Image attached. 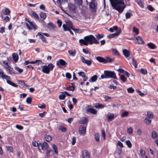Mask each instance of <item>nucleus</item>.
<instances>
[{
  "mask_svg": "<svg viewBox=\"0 0 158 158\" xmlns=\"http://www.w3.org/2000/svg\"><path fill=\"white\" fill-rule=\"evenodd\" d=\"M79 42L80 45L81 46L83 44L87 45L88 44H92L93 43L96 44H99V41L92 35H90L85 37L84 39L80 40Z\"/></svg>",
  "mask_w": 158,
  "mask_h": 158,
  "instance_id": "nucleus-1",
  "label": "nucleus"
},
{
  "mask_svg": "<svg viewBox=\"0 0 158 158\" xmlns=\"http://www.w3.org/2000/svg\"><path fill=\"white\" fill-rule=\"evenodd\" d=\"M112 6L115 10H124L126 7L123 0H110Z\"/></svg>",
  "mask_w": 158,
  "mask_h": 158,
  "instance_id": "nucleus-2",
  "label": "nucleus"
},
{
  "mask_svg": "<svg viewBox=\"0 0 158 158\" xmlns=\"http://www.w3.org/2000/svg\"><path fill=\"white\" fill-rule=\"evenodd\" d=\"M104 75L101 76V78H111L117 79L115 73L114 72L106 70L104 71Z\"/></svg>",
  "mask_w": 158,
  "mask_h": 158,
  "instance_id": "nucleus-3",
  "label": "nucleus"
},
{
  "mask_svg": "<svg viewBox=\"0 0 158 158\" xmlns=\"http://www.w3.org/2000/svg\"><path fill=\"white\" fill-rule=\"evenodd\" d=\"M96 59L99 62L104 63H106L107 62H112L114 61V59H111L109 57H107L106 58H104L101 56H97L96 57Z\"/></svg>",
  "mask_w": 158,
  "mask_h": 158,
  "instance_id": "nucleus-4",
  "label": "nucleus"
},
{
  "mask_svg": "<svg viewBox=\"0 0 158 158\" xmlns=\"http://www.w3.org/2000/svg\"><path fill=\"white\" fill-rule=\"evenodd\" d=\"M6 79L7 80V82L10 84V80H9L10 77L9 76L4 74V73L2 70L0 69V78Z\"/></svg>",
  "mask_w": 158,
  "mask_h": 158,
  "instance_id": "nucleus-5",
  "label": "nucleus"
},
{
  "mask_svg": "<svg viewBox=\"0 0 158 158\" xmlns=\"http://www.w3.org/2000/svg\"><path fill=\"white\" fill-rule=\"evenodd\" d=\"M26 20H27V21L29 23V24L27 23H26V26L28 29L32 30L33 29H34L35 30L36 29V28L35 27V25L31 21H30L27 19L26 18Z\"/></svg>",
  "mask_w": 158,
  "mask_h": 158,
  "instance_id": "nucleus-6",
  "label": "nucleus"
},
{
  "mask_svg": "<svg viewBox=\"0 0 158 158\" xmlns=\"http://www.w3.org/2000/svg\"><path fill=\"white\" fill-rule=\"evenodd\" d=\"M81 59L82 62L84 63L87 64L88 66L90 65L92 62V61L91 60H86L82 56H81Z\"/></svg>",
  "mask_w": 158,
  "mask_h": 158,
  "instance_id": "nucleus-7",
  "label": "nucleus"
},
{
  "mask_svg": "<svg viewBox=\"0 0 158 158\" xmlns=\"http://www.w3.org/2000/svg\"><path fill=\"white\" fill-rule=\"evenodd\" d=\"M56 64L60 68L61 67L60 65L64 66L65 67L67 64V63L64 60L62 59H60L59 61H57Z\"/></svg>",
  "mask_w": 158,
  "mask_h": 158,
  "instance_id": "nucleus-8",
  "label": "nucleus"
},
{
  "mask_svg": "<svg viewBox=\"0 0 158 158\" xmlns=\"http://www.w3.org/2000/svg\"><path fill=\"white\" fill-rule=\"evenodd\" d=\"M79 132L81 135H84L86 132V127L83 125H81L79 129Z\"/></svg>",
  "mask_w": 158,
  "mask_h": 158,
  "instance_id": "nucleus-9",
  "label": "nucleus"
},
{
  "mask_svg": "<svg viewBox=\"0 0 158 158\" xmlns=\"http://www.w3.org/2000/svg\"><path fill=\"white\" fill-rule=\"evenodd\" d=\"M89 7L91 9H93V10H96L97 9V5L95 3L94 1H93L90 3Z\"/></svg>",
  "mask_w": 158,
  "mask_h": 158,
  "instance_id": "nucleus-10",
  "label": "nucleus"
},
{
  "mask_svg": "<svg viewBox=\"0 0 158 158\" xmlns=\"http://www.w3.org/2000/svg\"><path fill=\"white\" fill-rule=\"evenodd\" d=\"M62 26L64 30V31H68L70 32V33L71 34L73 35V32L71 31V29H72V28L69 27L68 26H67L66 25H65V24H63Z\"/></svg>",
  "mask_w": 158,
  "mask_h": 158,
  "instance_id": "nucleus-11",
  "label": "nucleus"
},
{
  "mask_svg": "<svg viewBox=\"0 0 158 158\" xmlns=\"http://www.w3.org/2000/svg\"><path fill=\"white\" fill-rule=\"evenodd\" d=\"M121 30L120 29L119 31L115 33L112 34H110L107 36V37L109 38H114L116 36H118V35L120 34L121 32Z\"/></svg>",
  "mask_w": 158,
  "mask_h": 158,
  "instance_id": "nucleus-12",
  "label": "nucleus"
},
{
  "mask_svg": "<svg viewBox=\"0 0 158 158\" xmlns=\"http://www.w3.org/2000/svg\"><path fill=\"white\" fill-rule=\"evenodd\" d=\"M42 71L43 73L47 74H49L50 73L49 69L47 65H44L42 66Z\"/></svg>",
  "mask_w": 158,
  "mask_h": 158,
  "instance_id": "nucleus-13",
  "label": "nucleus"
},
{
  "mask_svg": "<svg viewBox=\"0 0 158 158\" xmlns=\"http://www.w3.org/2000/svg\"><path fill=\"white\" fill-rule=\"evenodd\" d=\"M3 63L5 68L7 71L10 72V66L8 63L5 61H3Z\"/></svg>",
  "mask_w": 158,
  "mask_h": 158,
  "instance_id": "nucleus-14",
  "label": "nucleus"
},
{
  "mask_svg": "<svg viewBox=\"0 0 158 158\" xmlns=\"http://www.w3.org/2000/svg\"><path fill=\"white\" fill-rule=\"evenodd\" d=\"M135 39L137 40V44H142L144 43L142 38L140 36H138L136 37ZM136 43L137 44V43Z\"/></svg>",
  "mask_w": 158,
  "mask_h": 158,
  "instance_id": "nucleus-15",
  "label": "nucleus"
},
{
  "mask_svg": "<svg viewBox=\"0 0 158 158\" xmlns=\"http://www.w3.org/2000/svg\"><path fill=\"white\" fill-rule=\"evenodd\" d=\"M83 158H90V156L86 150H84L82 152Z\"/></svg>",
  "mask_w": 158,
  "mask_h": 158,
  "instance_id": "nucleus-16",
  "label": "nucleus"
},
{
  "mask_svg": "<svg viewBox=\"0 0 158 158\" xmlns=\"http://www.w3.org/2000/svg\"><path fill=\"white\" fill-rule=\"evenodd\" d=\"M79 122L81 124H86L88 123V120L87 118L83 117L81 118Z\"/></svg>",
  "mask_w": 158,
  "mask_h": 158,
  "instance_id": "nucleus-17",
  "label": "nucleus"
},
{
  "mask_svg": "<svg viewBox=\"0 0 158 158\" xmlns=\"http://www.w3.org/2000/svg\"><path fill=\"white\" fill-rule=\"evenodd\" d=\"M108 117L107 121L108 122L112 121L114 118V114L112 113H109L107 114Z\"/></svg>",
  "mask_w": 158,
  "mask_h": 158,
  "instance_id": "nucleus-18",
  "label": "nucleus"
},
{
  "mask_svg": "<svg viewBox=\"0 0 158 158\" xmlns=\"http://www.w3.org/2000/svg\"><path fill=\"white\" fill-rule=\"evenodd\" d=\"M71 12L69 14H67L68 15L72 17L73 18V17L74 18L76 17L77 16V12L75 10H71Z\"/></svg>",
  "mask_w": 158,
  "mask_h": 158,
  "instance_id": "nucleus-19",
  "label": "nucleus"
},
{
  "mask_svg": "<svg viewBox=\"0 0 158 158\" xmlns=\"http://www.w3.org/2000/svg\"><path fill=\"white\" fill-rule=\"evenodd\" d=\"M29 63L32 64L37 63L38 65H41L43 64L44 63L40 60H36L35 61H31L29 62Z\"/></svg>",
  "mask_w": 158,
  "mask_h": 158,
  "instance_id": "nucleus-20",
  "label": "nucleus"
},
{
  "mask_svg": "<svg viewBox=\"0 0 158 158\" xmlns=\"http://www.w3.org/2000/svg\"><path fill=\"white\" fill-rule=\"evenodd\" d=\"M86 111L87 113L89 112L94 114H95L97 113V111L95 109L91 108L88 109Z\"/></svg>",
  "mask_w": 158,
  "mask_h": 158,
  "instance_id": "nucleus-21",
  "label": "nucleus"
},
{
  "mask_svg": "<svg viewBox=\"0 0 158 158\" xmlns=\"http://www.w3.org/2000/svg\"><path fill=\"white\" fill-rule=\"evenodd\" d=\"M38 35H39L40 36V38H41L42 40L45 43H47V42L45 40V38L43 35L42 34V33L39 32L38 34Z\"/></svg>",
  "mask_w": 158,
  "mask_h": 158,
  "instance_id": "nucleus-22",
  "label": "nucleus"
},
{
  "mask_svg": "<svg viewBox=\"0 0 158 158\" xmlns=\"http://www.w3.org/2000/svg\"><path fill=\"white\" fill-rule=\"evenodd\" d=\"M12 58L15 63L18 60V56L16 53H14L12 55Z\"/></svg>",
  "mask_w": 158,
  "mask_h": 158,
  "instance_id": "nucleus-23",
  "label": "nucleus"
},
{
  "mask_svg": "<svg viewBox=\"0 0 158 158\" xmlns=\"http://www.w3.org/2000/svg\"><path fill=\"white\" fill-rule=\"evenodd\" d=\"M123 54L127 58L130 55V52L128 50L124 49L123 50Z\"/></svg>",
  "mask_w": 158,
  "mask_h": 158,
  "instance_id": "nucleus-24",
  "label": "nucleus"
},
{
  "mask_svg": "<svg viewBox=\"0 0 158 158\" xmlns=\"http://www.w3.org/2000/svg\"><path fill=\"white\" fill-rule=\"evenodd\" d=\"M97 76L96 75H94L90 78L89 81L90 82H95L97 81Z\"/></svg>",
  "mask_w": 158,
  "mask_h": 158,
  "instance_id": "nucleus-25",
  "label": "nucleus"
},
{
  "mask_svg": "<svg viewBox=\"0 0 158 158\" xmlns=\"http://www.w3.org/2000/svg\"><path fill=\"white\" fill-rule=\"evenodd\" d=\"M94 106L97 108H102L105 107L104 105L103 104L96 103L94 105Z\"/></svg>",
  "mask_w": 158,
  "mask_h": 158,
  "instance_id": "nucleus-26",
  "label": "nucleus"
},
{
  "mask_svg": "<svg viewBox=\"0 0 158 158\" xmlns=\"http://www.w3.org/2000/svg\"><path fill=\"white\" fill-rule=\"evenodd\" d=\"M72 86H70L69 87H65L64 89L67 90H71L72 91H73L74 90L75 88V87L73 86L74 84L73 83H72Z\"/></svg>",
  "mask_w": 158,
  "mask_h": 158,
  "instance_id": "nucleus-27",
  "label": "nucleus"
},
{
  "mask_svg": "<svg viewBox=\"0 0 158 158\" xmlns=\"http://www.w3.org/2000/svg\"><path fill=\"white\" fill-rule=\"evenodd\" d=\"M120 79L123 82H126L127 81V78L125 77V75L123 74L120 75Z\"/></svg>",
  "mask_w": 158,
  "mask_h": 158,
  "instance_id": "nucleus-28",
  "label": "nucleus"
},
{
  "mask_svg": "<svg viewBox=\"0 0 158 158\" xmlns=\"http://www.w3.org/2000/svg\"><path fill=\"white\" fill-rule=\"evenodd\" d=\"M44 139L46 141L48 142L51 141L52 139V138L50 136L47 135L44 136Z\"/></svg>",
  "mask_w": 158,
  "mask_h": 158,
  "instance_id": "nucleus-29",
  "label": "nucleus"
},
{
  "mask_svg": "<svg viewBox=\"0 0 158 158\" xmlns=\"http://www.w3.org/2000/svg\"><path fill=\"white\" fill-rule=\"evenodd\" d=\"M147 45L150 48L152 49H154L156 48V46L155 45L152 43H148L147 44Z\"/></svg>",
  "mask_w": 158,
  "mask_h": 158,
  "instance_id": "nucleus-30",
  "label": "nucleus"
},
{
  "mask_svg": "<svg viewBox=\"0 0 158 158\" xmlns=\"http://www.w3.org/2000/svg\"><path fill=\"white\" fill-rule=\"evenodd\" d=\"M68 8L69 10H75L76 6L73 4H68Z\"/></svg>",
  "mask_w": 158,
  "mask_h": 158,
  "instance_id": "nucleus-31",
  "label": "nucleus"
},
{
  "mask_svg": "<svg viewBox=\"0 0 158 158\" xmlns=\"http://www.w3.org/2000/svg\"><path fill=\"white\" fill-rule=\"evenodd\" d=\"M43 149L47 150L48 149L49 146L48 143L45 142H44L43 143Z\"/></svg>",
  "mask_w": 158,
  "mask_h": 158,
  "instance_id": "nucleus-32",
  "label": "nucleus"
},
{
  "mask_svg": "<svg viewBox=\"0 0 158 158\" xmlns=\"http://www.w3.org/2000/svg\"><path fill=\"white\" fill-rule=\"evenodd\" d=\"M94 137L96 140L97 142H99L100 140V135L98 133H96L94 134Z\"/></svg>",
  "mask_w": 158,
  "mask_h": 158,
  "instance_id": "nucleus-33",
  "label": "nucleus"
},
{
  "mask_svg": "<svg viewBox=\"0 0 158 158\" xmlns=\"http://www.w3.org/2000/svg\"><path fill=\"white\" fill-rule=\"evenodd\" d=\"M136 2L137 4L140 6L142 8H143V4L141 0H137Z\"/></svg>",
  "mask_w": 158,
  "mask_h": 158,
  "instance_id": "nucleus-34",
  "label": "nucleus"
},
{
  "mask_svg": "<svg viewBox=\"0 0 158 158\" xmlns=\"http://www.w3.org/2000/svg\"><path fill=\"white\" fill-rule=\"evenodd\" d=\"M47 66H48V68L49 69V72L50 71H52L53 70V68L54 67V66L51 63L49 64Z\"/></svg>",
  "mask_w": 158,
  "mask_h": 158,
  "instance_id": "nucleus-35",
  "label": "nucleus"
},
{
  "mask_svg": "<svg viewBox=\"0 0 158 158\" xmlns=\"http://www.w3.org/2000/svg\"><path fill=\"white\" fill-rule=\"evenodd\" d=\"M52 148L54 150V152L55 154H57L58 153V152L57 151V146L55 144H53L52 145Z\"/></svg>",
  "mask_w": 158,
  "mask_h": 158,
  "instance_id": "nucleus-36",
  "label": "nucleus"
},
{
  "mask_svg": "<svg viewBox=\"0 0 158 158\" xmlns=\"http://www.w3.org/2000/svg\"><path fill=\"white\" fill-rule=\"evenodd\" d=\"M3 13H2L1 16L2 18L3 19V15H6L9 14L10 13V10H2Z\"/></svg>",
  "mask_w": 158,
  "mask_h": 158,
  "instance_id": "nucleus-37",
  "label": "nucleus"
},
{
  "mask_svg": "<svg viewBox=\"0 0 158 158\" xmlns=\"http://www.w3.org/2000/svg\"><path fill=\"white\" fill-rule=\"evenodd\" d=\"M151 122V120L149 118L148 119L147 118H146L144 119V122L147 124L149 125Z\"/></svg>",
  "mask_w": 158,
  "mask_h": 158,
  "instance_id": "nucleus-38",
  "label": "nucleus"
},
{
  "mask_svg": "<svg viewBox=\"0 0 158 158\" xmlns=\"http://www.w3.org/2000/svg\"><path fill=\"white\" fill-rule=\"evenodd\" d=\"M66 2V0H57V2L59 5H63Z\"/></svg>",
  "mask_w": 158,
  "mask_h": 158,
  "instance_id": "nucleus-39",
  "label": "nucleus"
},
{
  "mask_svg": "<svg viewBox=\"0 0 158 158\" xmlns=\"http://www.w3.org/2000/svg\"><path fill=\"white\" fill-rule=\"evenodd\" d=\"M40 16L41 18L43 19H45L47 16L46 14L45 13L42 12H41L40 13Z\"/></svg>",
  "mask_w": 158,
  "mask_h": 158,
  "instance_id": "nucleus-40",
  "label": "nucleus"
},
{
  "mask_svg": "<svg viewBox=\"0 0 158 158\" xmlns=\"http://www.w3.org/2000/svg\"><path fill=\"white\" fill-rule=\"evenodd\" d=\"M75 3L79 6L81 5L82 4V0H74Z\"/></svg>",
  "mask_w": 158,
  "mask_h": 158,
  "instance_id": "nucleus-41",
  "label": "nucleus"
},
{
  "mask_svg": "<svg viewBox=\"0 0 158 158\" xmlns=\"http://www.w3.org/2000/svg\"><path fill=\"white\" fill-rule=\"evenodd\" d=\"M147 115L149 118L151 119L153 117V115L152 113L151 112H148Z\"/></svg>",
  "mask_w": 158,
  "mask_h": 158,
  "instance_id": "nucleus-42",
  "label": "nucleus"
},
{
  "mask_svg": "<svg viewBox=\"0 0 158 158\" xmlns=\"http://www.w3.org/2000/svg\"><path fill=\"white\" fill-rule=\"evenodd\" d=\"M158 135L156 132L154 131H153L152 133V137L153 139H155L157 137Z\"/></svg>",
  "mask_w": 158,
  "mask_h": 158,
  "instance_id": "nucleus-43",
  "label": "nucleus"
},
{
  "mask_svg": "<svg viewBox=\"0 0 158 158\" xmlns=\"http://www.w3.org/2000/svg\"><path fill=\"white\" fill-rule=\"evenodd\" d=\"M62 94L59 96V98L60 100H64L65 99V95L64 93H62Z\"/></svg>",
  "mask_w": 158,
  "mask_h": 158,
  "instance_id": "nucleus-44",
  "label": "nucleus"
},
{
  "mask_svg": "<svg viewBox=\"0 0 158 158\" xmlns=\"http://www.w3.org/2000/svg\"><path fill=\"white\" fill-rule=\"evenodd\" d=\"M68 52L70 55L71 56H74L76 54V52L75 51H72L71 50H69Z\"/></svg>",
  "mask_w": 158,
  "mask_h": 158,
  "instance_id": "nucleus-45",
  "label": "nucleus"
},
{
  "mask_svg": "<svg viewBox=\"0 0 158 158\" xmlns=\"http://www.w3.org/2000/svg\"><path fill=\"white\" fill-rule=\"evenodd\" d=\"M95 36L97 39L99 40L101 39L104 36V35L103 34H98L97 35H95Z\"/></svg>",
  "mask_w": 158,
  "mask_h": 158,
  "instance_id": "nucleus-46",
  "label": "nucleus"
},
{
  "mask_svg": "<svg viewBox=\"0 0 158 158\" xmlns=\"http://www.w3.org/2000/svg\"><path fill=\"white\" fill-rule=\"evenodd\" d=\"M59 129L62 132H66L67 130L66 128L63 126H60L59 127Z\"/></svg>",
  "mask_w": 158,
  "mask_h": 158,
  "instance_id": "nucleus-47",
  "label": "nucleus"
},
{
  "mask_svg": "<svg viewBox=\"0 0 158 158\" xmlns=\"http://www.w3.org/2000/svg\"><path fill=\"white\" fill-rule=\"evenodd\" d=\"M140 71L141 73L144 75L147 74V71L146 69H141Z\"/></svg>",
  "mask_w": 158,
  "mask_h": 158,
  "instance_id": "nucleus-48",
  "label": "nucleus"
},
{
  "mask_svg": "<svg viewBox=\"0 0 158 158\" xmlns=\"http://www.w3.org/2000/svg\"><path fill=\"white\" fill-rule=\"evenodd\" d=\"M132 64L134 66L135 68H136L137 67V63L136 61L135 60L134 58H132Z\"/></svg>",
  "mask_w": 158,
  "mask_h": 158,
  "instance_id": "nucleus-49",
  "label": "nucleus"
},
{
  "mask_svg": "<svg viewBox=\"0 0 158 158\" xmlns=\"http://www.w3.org/2000/svg\"><path fill=\"white\" fill-rule=\"evenodd\" d=\"M126 144L129 148H131L132 147V144L130 140H128L126 141Z\"/></svg>",
  "mask_w": 158,
  "mask_h": 158,
  "instance_id": "nucleus-50",
  "label": "nucleus"
},
{
  "mask_svg": "<svg viewBox=\"0 0 158 158\" xmlns=\"http://www.w3.org/2000/svg\"><path fill=\"white\" fill-rule=\"evenodd\" d=\"M112 52L114 55H115L116 56H118L119 55L118 51L115 49H114L113 50Z\"/></svg>",
  "mask_w": 158,
  "mask_h": 158,
  "instance_id": "nucleus-51",
  "label": "nucleus"
},
{
  "mask_svg": "<svg viewBox=\"0 0 158 158\" xmlns=\"http://www.w3.org/2000/svg\"><path fill=\"white\" fill-rule=\"evenodd\" d=\"M37 147H38V148L40 150L42 149H43V144L42 143H38Z\"/></svg>",
  "mask_w": 158,
  "mask_h": 158,
  "instance_id": "nucleus-52",
  "label": "nucleus"
},
{
  "mask_svg": "<svg viewBox=\"0 0 158 158\" xmlns=\"http://www.w3.org/2000/svg\"><path fill=\"white\" fill-rule=\"evenodd\" d=\"M72 30H73L75 32L81 33L82 32L81 30L79 29L72 28Z\"/></svg>",
  "mask_w": 158,
  "mask_h": 158,
  "instance_id": "nucleus-53",
  "label": "nucleus"
},
{
  "mask_svg": "<svg viewBox=\"0 0 158 158\" xmlns=\"http://www.w3.org/2000/svg\"><path fill=\"white\" fill-rule=\"evenodd\" d=\"M32 101V98L31 97H28L27 98L26 102L27 103L29 104L31 103Z\"/></svg>",
  "mask_w": 158,
  "mask_h": 158,
  "instance_id": "nucleus-54",
  "label": "nucleus"
},
{
  "mask_svg": "<svg viewBox=\"0 0 158 158\" xmlns=\"http://www.w3.org/2000/svg\"><path fill=\"white\" fill-rule=\"evenodd\" d=\"M15 69L16 70H17L18 71V72L20 73H22L23 72V69H22L20 68L19 67H16V66L15 67Z\"/></svg>",
  "mask_w": 158,
  "mask_h": 158,
  "instance_id": "nucleus-55",
  "label": "nucleus"
},
{
  "mask_svg": "<svg viewBox=\"0 0 158 158\" xmlns=\"http://www.w3.org/2000/svg\"><path fill=\"white\" fill-rule=\"evenodd\" d=\"M133 31L136 34L138 35L139 34V30L138 29L136 28L135 27H133Z\"/></svg>",
  "mask_w": 158,
  "mask_h": 158,
  "instance_id": "nucleus-56",
  "label": "nucleus"
},
{
  "mask_svg": "<svg viewBox=\"0 0 158 158\" xmlns=\"http://www.w3.org/2000/svg\"><path fill=\"white\" fill-rule=\"evenodd\" d=\"M18 83L20 84L21 85L23 86L25 85V83L24 81L22 80H18L17 81Z\"/></svg>",
  "mask_w": 158,
  "mask_h": 158,
  "instance_id": "nucleus-57",
  "label": "nucleus"
},
{
  "mask_svg": "<svg viewBox=\"0 0 158 158\" xmlns=\"http://www.w3.org/2000/svg\"><path fill=\"white\" fill-rule=\"evenodd\" d=\"M132 14L129 12H127L126 13V16L127 18H130L131 16H132Z\"/></svg>",
  "mask_w": 158,
  "mask_h": 158,
  "instance_id": "nucleus-58",
  "label": "nucleus"
},
{
  "mask_svg": "<svg viewBox=\"0 0 158 158\" xmlns=\"http://www.w3.org/2000/svg\"><path fill=\"white\" fill-rule=\"evenodd\" d=\"M72 144L73 145H74L75 144V143H76V137L75 136H73L72 138Z\"/></svg>",
  "mask_w": 158,
  "mask_h": 158,
  "instance_id": "nucleus-59",
  "label": "nucleus"
},
{
  "mask_svg": "<svg viewBox=\"0 0 158 158\" xmlns=\"http://www.w3.org/2000/svg\"><path fill=\"white\" fill-rule=\"evenodd\" d=\"M127 90L128 93H132L134 91V89L132 87L129 88L127 89Z\"/></svg>",
  "mask_w": 158,
  "mask_h": 158,
  "instance_id": "nucleus-60",
  "label": "nucleus"
},
{
  "mask_svg": "<svg viewBox=\"0 0 158 158\" xmlns=\"http://www.w3.org/2000/svg\"><path fill=\"white\" fill-rule=\"evenodd\" d=\"M128 114V112L127 111H125L123 112L121 116L122 117H124L125 116H127Z\"/></svg>",
  "mask_w": 158,
  "mask_h": 158,
  "instance_id": "nucleus-61",
  "label": "nucleus"
},
{
  "mask_svg": "<svg viewBox=\"0 0 158 158\" xmlns=\"http://www.w3.org/2000/svg\"><path fill=\"white\" fill-rule=\"evenodd\" d=\"M66 24L67 26H68V25L71 26L72 25V23L71 21H69V20H68L66 21Z\"/></svg>",
  "mask_w": 158,
  "mask_h": 158,
  "instance_id": "nucleus-62",
  "label": "nucleus"
},
{
  "mask_svg": "<svg viewBox=\"0 0 158 158\" xmlns=\"http://www.w3.org/2000/svg\"><path fill=\"white\" fill-rule=\"evenodd\" d=\"M16 127L17 129H19V130H22L23 128V127L22 126H20V125H16Z\"/></svg>",
  "mask_w": 158,
  "mask_h": 158,
  "instance_id": "nucleus-63",
  "label": "nucleus"
},
{
  "mask_svg": "<svg viewBox=\"0 0 158 158\" xmlns=\"http://www.w3.org/2000/svg\"><path fill=\"white\" fill-rule=\"evenodd\" d=\"M32 15L33 16L35 17L36 19H39L38 15L35 12L33 11L32 12Z\"/></svg>",
  "mask_w": 158,
  "mask_h": 158,
  "instance_id": "nucleus-64",
  "label": "nucleus"
}]
</instances>
